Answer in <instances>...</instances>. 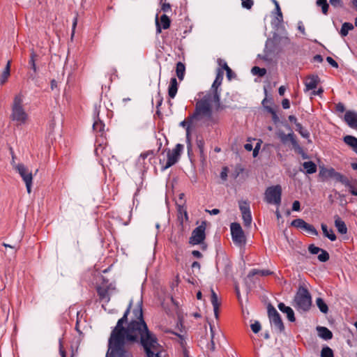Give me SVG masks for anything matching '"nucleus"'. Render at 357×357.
Masks as SVG:
<instances>
[{"instance_id":"1","label":"nucleus","mask_w":357,"mask_h":357,"mask_svg":"<svg viewBox=\"0 0 357 357\" xmlns=\"http://www.w3.org/2000/svg\"><path fill=\"white\" fill-rule=\"evenodd\" d=\"M132 305V301H130L123 317L112 331L106 357H132L127 348V344L130 343L140 342L145 351L160 347L156 336L149 330L144 319L142 300L140 299L137 306L133 309L132 317L128 321V316Z\"/></svg>"},{"instance_id":"2","label":"nucleus","mask_w":357,"mask_h":357,"mask_svg":"<svg viewBox=\"0 0 357 357\" xmlns=\"http://www.w3.org/2000/svg\"><path fill=\"white\" fill-rule=\"evenodd\" d=\"M211 102V94L205 95L195 105V109L192 114L188 116V121L192 123L194 120H199L202 116L211 118L212 109L210 102Z\"/></svg>"},{"instance_id":"3","label":"nucleus","mask_w":357,"mask_h":357,"mask_svg":"<svg viewBox=\"0 0 357 357\" xmlns=\"http://www.w3.org/2000/svg\"><path fill=\"white\" fill-rule=\"evenodd\" d=\"M294 307L299 312H307L312 306V296L307 289L300 286L294 296Z\"/></svg>"},{"instance_id":"4","label":"nucleus","mask_w":357,"mask_h":357,"mask_svg":"<svg viewBox=\"0 0 357 357\" xmlns=\"http://www.w3.org/2000/svg\"><path fill=\"white\" fill-rule=\"evenodd\" d=\"M281 37L274 33L271 38H268L266 41L264 50V55L259 54L258 56L266 61H272L273 58L281 52L280 43Z\"/></svg>"},{"instance_id":"5","label":"nucleus","mask_w":357,"mask_h":357,"mask_svg":"<svg viewBox=\"0 0 357 357\" xmlns=\"http://www.w3.org/2000/svg\"><path fill=\"white\" fill-rule=\"evenodd\" d=\"M13 167L18 172L22 177V180L26 184L27 192L29 194L31 192V185L33 181V174L29 171L27 167L22 163H15V162H11Z\"/></svg>"},{"instance_id":"6","label":"nucleus","mask_w":357,"mask_h":357,"mask_svg":"<svg viewBox=\"0 0 357 357\" xmlns=\"http://www.w3.org/2000/svg\"><path fill=\"white\" fill-rule=\"evenodd\" d=\"M264 200L268 204L280 205L281 203L282 187L280 185H273L266 188Z\"/></svg>"},{"instance_id":"7","label":"nucleus","mask_w":357,"mask_h":357,"mask_svg":"<svg viewBox=\"0 0 357 357\" xmlns=\"http://www.w3.org/2000/svg\"><path fill=\"white\" fill-rule=\"evenodd\" d=\"M267 313L271 324L274 326L278 332L280 333H284L285 327L282 318L276 309L271 303L267 306Z\"/></svg>"},{"instance_id":"8","label":"nucleus","mask_w":357,"mask_h":357,"mask_svg":"<svg viewBox=\"0 0 357 357\" xmlns=\"http://www.w3.org/2000/svg\"><path fill=\"white\" fill-rule=\"evenodd\" d=\"M206 221H202L201 225L197 227L192 232L189 238V243L192 245H198L202 243L206 238L205 229Z\"/></svg>"},{"instance_id":"9","label":"nucleus","mask_w":357,"mask_h":357,"mask_svg":"<svg viewBox=\"0 0 357 357\" xmlns=\"http://www.w3.org/2000/svg\"><path fill=\"white\" fill-rule=\"evenodd\" d=\"M183 146L182 144H177L176 145L175 148L172 150V151H171L170 150H168L167 154V160L165 165L162 166V170L169 168L170 167H172V165H174L178 161L180 156H181V153L183 151Z\"/></svg>"},{"instance_id":"10","label":"nucleus","mask_w":357,"mask_h":357,"mask_svg":"<svg viewBox=\"0 0 357 357\" xmlns=\"http://www.w3.org/2000/svg\"><path fill=\"white\" fill-rule=\"evenodd\" d=\"M230 229L233 241L238 245H244L246 238L241 225L238 222H232Z\"/></svg>"},{"instance_id":"11","label":"nucleus","mask_w":357,"mask_h":357,"mask_svg":"<svg viewBox=\"0 0 357 357\" xmlns=\"http://www.w3.org/2000/svg\"><path fill=\"white\" fill-rule=\"evenodd\" d=\"M277 135L282 144H285L288 141H290L294 149H298L300 152L302 151V147L299 145L293 132L285 134L282 130H279Z\"/></svg>"},{"instance_id":"12","label":"nucleus","mask_w":357,"mask_h":357,"mask_svg":"<svg viewBox=\"0 0 357 357\" xmlns=\"http://www.w3.org/2000/svg\"><path fill=\"white\" fill-rule=\"evenodd\" d=\"M10 118L13 121H17L18 124H23L26 120L27 114L23 107H15L12 108Z\"/></svg>"},{"instance_id":"13","label":"nucleus","mask_w":357,"mask_h":357,"mask_svg":"<svg viewBox=\"0 0 357 357\" xmlns=\"http://www.w3.org/2000/svg\"><path fill=\"white\" fill-rule=\"evenodd\" d=\"M344 119L349 127L357 129V113L353 111H347Z\"/></svg>"},{"instance_id":"14","label":"nucleus","mask_w":357,"mask_h":357,"mask_svg":"<svg viewBox=\"0 0 357 357\" xmlns=\"http://www.w3.org/2000/svg\"><path fill=\"white\" fill-rule=\"evenodd\" d=\"M38 57V54L34 52L33 49L31 50L30 59L29 61V64L30 68L33 70V73L29 75V78L31 79H35L36 77V74L38 73V67L36 66V58Z\"/></svg>"},{"instance_id":"15","label":"nucleus","mask_w":357,"mask_h":357,"mask_svg":"<svg viewBox=\"0 0 357 357\" xmlns=\"http://www.w3.org/2000/svg\"><path fill=\"white\" fill-rule=\"evenodd\" d=\"M278 307L282 312L287 314V317L289 321L294 322L296 321L294 312L290 307L286 306L283 303H280Z\"/></svg>"},{"instance_id":"16","label":"nucleus","mask_w":357,"mask_h":357,"mask_svg":"<svg viewBox=\"0 0 357 357\" xmlns=\"http://www.w3.org/2000/svg\"><path fill=\"white\" fill-rule=\"evenodd\" d=\"M320 82V79L318 75L309 76L307 81L305 83L306 91L312 90L315 89Z\"/></svg>"},{"instance_id":"17","label":"nucleus","mask_w":357,"mask_h":357,"mask_svg":"<svg viewBox=\"0 0 357 357\" xmlns=\"http://www.w3.org/2000/svg\"><path fill=\"white\" fill-rule=\"evenodd\" d=\"M335 226L337 231L341 234H346L347 233V227L345 222L339 217L338 215L334 216Z\"/></svg>"},{"instance_id":"18","label":"nucleus","mask_w":357,"mask_h":357,"mask_svg":"<svg viewBox=\"0 0 357 357\" xmlns=\"http://www.w3.org/2000/svg\"><path fill=\"white\" fill-rule=\"evenodd\" d=\"M211 301L213 307V311H214V315L216 319H218V314H219V307L220 305V303L218 302V298L216 293L214 291L213 289H211Z\"/></svg>"},{"instance_id":"19","label":"nucleus","mask_w":357,"mask_h":357,"mask_svg":"<svg viewBox=\"0 0 357 357\" xmlns=\"http://www.w3.org/2000/svg\"><path fill=\"white\" fill-rule=\"evenodd\" d=\"M319 336L325 340H328L332 339L333 333L332 332L324 326H317V328Z\"/></svg>"},{"instance_id":"20","label":"nucleus","mask_w":357,"mask_h":357,"mask_svg":"<svg viewBox=\"0 0 357 357\" xmlns=\"http://www.w3.org/2000/svg\"><path fill=\"white\" fill-rule=\"evenodd\" d=\"M178 91V82L175 77L170 79V83L168 87V95L171 98H174Z\"/></svg>"},{"instance_id":"21","label":"nucleus","mask_w":357,"mask_h":357,"mask_svg":"<svg viewBox=\"0 0 357 357\" xmlns=\"http://www.w3.org/2000/svg\"><path fill=\"white\" fill-rule=\"evenodd\" d=\"M223 76H224L223 70H222L221 68H218L217 69L215 79V80H214V82H213V83L212 84V86H211L212 89H217V90H218V87L222 84V79H223Z\"/></svg>"},{"instance_id":"22","label":"nucleus","mask_w":357,"mask_h":357,"mask_svg":"<svg viewBox=\"0 0 357 357\" xmlns=\"http://www.w3.org/2000/svg\"><path fill=\"white\" fill-rule=\"evenodd\" d=\"M335 171V170L332 167L327 169L324 167H320L319 176L322 178L323 180L328 179L332 178Z\"/></svg>"},{"instance_id":"23","label":"nucleus","mask_w":357,"mask_h":357,"mask_svg":"<svg viewBox=\"0 0 357 357\" xmlns=\"http://www.w3.org/2000/svg\"><path fill=\"white\" fill-rule=\"evenodd\" d=\"M343 141L345 144L352 148L353 151L357 153V138L351 136L347 135L344 137Z\"/></svg>"},{"instance_id":"24","label":"nucleus","mask_w":357,"mask_h":357,"mask_svg":"<svg viewBox=\"0 0 357 357\" xmlns=\"http://www.w3.org/2000/svg\"><path fill=\"white\" fill-rule=\"evenodd\" d=\"M303 167L305 171V174H312L317 172V167L316 164L312 161L304 162Z\"/></svg>"},{"instance_id":"25","label":"nucleus","mask_w":357,"mask_h":357,"mask_svg":"<svg viewBox=\"0 0 357 357\" xmlns=\"http://www.w3.org/2000/svg\"><path fill=\"white\" fill-rule=\"evenodd\" d=\"M213 95H211V101L215 103V109L219 111L222 109L220 105V93L217 89H212Z\"/></svg>"},{"instance_id":"26","label":"nucleus","mask_w":357,"mask_h":357,"mask_svg":"<svg viewBox=\"0 0 357 357\" xmlns=\"http://www.w3.org/2000/svg\"><path fill=\"white\" fill-rule=\"evenodd\" d=\"M271 274H273V272H271L269 270L252 269L249 272L248 275H247V278L250 279L257 275H260L261 276H266V275H270Z\"/></svg>"},{"instance_id":"27","label":"nucleus","mask_w":357,"mask_h":357,"mask_svg":"<svg viewBox=\"0 0 357 357\" xmlns=\"http://www.w3.org/2000/svg\"><path fill=\"white\" fill-rule=\"evenodd\" d=\"M321 227L323 234L326 237H327L331 241H334L336 240V238H337L336 235L334 234L332 229L328 230L327 225L324 223L321 224Z\"/></svg>"},{"instance_id":"28","label":"nucleus","mask_w":357,"mask_h":357,"mask_svg":"<svg viewBox=\"0 0 357 357\" xmlns=\"http://www.w3.org/2000/svg\"><path fill=\"white\" fill-rule=\"evenodd\" d=\"M185 66L184 63H183L181 61H178L176 63V76L178 77V78L180 81H182L183 79L184 75H185Z\"/></svg>"},{"instance_id":"29","label":"nucleus","mask_w":357,"mask_h":357,"mask_svg":"<svg viewBox=\"0 0 357 357\" xmlns=\"http://www.w3.org/2000/svg\"><path fill=\"white\" fill-rule=\"evenodd\" d=\"M10 61H8L0 77V84H3L10 76Z\"/></svg>"},{"instance_id":"30","label":"nucleus","mask_w":357,"mask_h":357,"mask_svg":"<svg viewBox=\"0 0 357 357\" xmlns=\"http://www.w3.org/2000/svg\"><path fill=\"white\" fill-rule=\"evenodd\" d=\"M354 29V26L351 22H344L342 25L340 34L342 37H345L348 35L349 31Z\"/></svg>"},{"instance_id":"31","label":"nucleus","mask_w":357,"mask_h":357,"mask_svg":"<svg viewBox=\"0 0 357 357\" xmlns=\"http://www.w3.org/2000/svg\"><path fill=\"white\" fill-rule=\"evenodd\" d=\"M332 178H334L335 181L340 182L344 185H349V179L346 176L336 171H335Z\"/></svg>"},{"instance_id":"32","label":"nucleus","mask_w":357,"mask_h":357,"mask_svg":"<svg viewBox=\"0 0 357 357\" xmlns=\"http://www.w3.org/2000/svg\"><path fill=\"white\" fill-rule=\"evenodd\" d=\"M316 304L317 307H319V310L324 313L326 314L328 312V307L327 304L325 303L323 298H317L316 299Z\"/></svg>"},{"instance_id":"33","label":"nucleus","mask_w":357,"mask_h":357,"mask_svg":"<svg viewBox=\"0 0 357 357\" xmlns=\"http://www.w3.org/2000/svg\"><path fill=\"white\" fill-rule=\"evenodd\" d=\"M316 4L317 6L321 8V12L324 15H327L329 8V4L327 2V0H317Z\"/></svg>"},{"instance_id":"34","label":"nucleus","mask_w":357,"mask_h":357,"mask_svg":"<svg viewBox=\"0 0 357 357\" xmlns=\"http://www.w3.org/2000/svg\"><path fill=\"white\" fill-rule=\"evenodd\" d=\"M159 22L163 29H167L170 26L171 20L166 14H163L161 15Z\"/></svg>"},{"instance_id":"35","label":"nucleus","mask_w":357,"mask_h":357,"mask_svg":"<svg viewBox=\"0 0 357 357\" xmlns=\"http://www.w3.org/2000/svg\"><path fill=\"white\" fill-rule=\"evenodd\" d=\"M296 130L299 132V134L305 139H308L310 137V132L308 130L303 127V126L299 123H296Z\"/></svg>"},{"instance_id":"36","label":"nucleus","mask_w":357,"mask_h":357,"mask_svg":"<svg viewBox=\"0 0 357 357\" xmlns=\"http://www.w3.org/2000/svg\"><path fill=\"white\" fill-rule=\"evenodd\" d=\"M238 204L239 208L242 214H245L250 212V204L248 202L241 200Z\"/></svg>"},{"instance_id":"37","label":"nucleus","mask_w":357,"mask_h":357,"mask_svg":"<svg viewBox=\"0 0 357 357\" xmlns=\"http://www.w3.org/2000/svg\"><path fill=\"white\" fill-rule=\"evenodd\" d=\"M97 293L100 297V299L103 300L107 298V301H109V297H108V289L103 288L101 287H98L97 288Z\"/></svg>"},{"instance_id":"38","label":"nucleus","mask_w":357,"mask_h":357,"mask_svg":"<svg viewBox=\"0 0 357 357\" xmlns=\"http://www.w3.org/2000/svg\"><path fill=\"white\" fill-rule=\"evenodd\" d=\"M319 252L320 254L317 257L319 261H320L321 262H326L329 260L330 255L326 250L321 249V250Z\"/></svg>"},{"instance_id":"39","label":"nucleus","mask_w":357,"mask_h":357,"mask_svg":"<svg viewBox=\"0 0 357 357\" xmlns=\"http://www.w3.org/2000/svg\"><path fill=\"white\" fill-rule=\"evenodd\" d=\"M251 72L253 75H258L259 77H263L266 73V69L264 68H259L258 66H254Z\"/></svg>"},{"instance_id":"40","label":"nucleus","mask_w":357,"mask_h":357,"mask_svg":"<svg viewBox=\"0 0 357 357\" xmlns=\"http://www.w3.org/2000/svg\"><path fill=\"white\" fill-rule=\"evenodd\" d=\"M321 357H334L333 351L328 347H324L321 351Z\"/></svg>"},{"instance_id":"41","label":"nucleus","mask_w":357,"mask_h":357,"mask_svg":"<svg viewBox=\"0 0 357 357\" xmlns=\"http://www.w3.org/2000/svg\"><path fill=\"white\" fill-rule=\"evenodd\" d=\"M303 229L305 230L311 235H318V231L316 229V228L313 225H310L307 222L305 223V225L303 227Z\"/></svg>"},{"instance_id":"42","label":"nucleus","mask_w":357,"mask_h":357,"mask_svg":"<svg viewBox=\"0 0 357 357\" xmlns=\"http://www.w3.org/2000/svg\"><path fill=\"white\" fill-rule=\"evenodd\" d=\"M22 95L21 93L15 96L12 108L22 107Z\"/></svg>"},{"instance_id":"43","label":"nucleus","mask_w":357,"mask_h":357,"mask_svg":"<svg viewBox=\"0 0 357 357\" xmlns=\"http://www.w3.org/2000/svg\"><path fill=\"white\" fill-rule=\"evenodd\" d=\"M160 348L157 347L155 349H149V351H145L147 357H161Z\"/></svg>"},{"instance_id":"44","label":"nucleus","mask_w":357,"mask_h":357,"mask_svg":"<svg viewBox=\"0 0 357 357\" xmlns=\"http://www.w3.org/2000/svg\"><path fill=\"white\" fill-rule=\"evenodd\" d=\"M306 222L301 218H296L291 222V225L297 228L303 229Z\"/></svg>"},{"instance_id":"45","label":"nucleus","mask_w":357,"mask_h":357,"mask_svg":"<svg viewBox=\"0 0 357 357\" xmlns=\"http://www.w3.org/2000/svg\"><path fill=\"white\" fill-rule=\"evenodd\" d=\"M242 218L245 227H250L252 222L251 212L245 214H242Z\"/></svg>"},{"instance_id":"46","label":"nucleus","mask_w":357,"mask_h":357,"mask_svg":"<svg viewBox=\"0 0 357 357\" xmlns=\"http://www.w3.org/2000/svg\"><path fill=\"white\" fill-rule=\"evenodd\" d=\"M105 125L101 121H96L93 124V128L97 132H102L104 129Z\"/></svg>"},{"instance_id":"47","label":"nucleus","mask_w":357,"mask_h":357,"mask_svg":"<svg viewBox=\"0 0 357 357\" xmlns=\"http://www.w3.org/2000/svg\"><path fill=\"white\" fill-rule=\"evenodd\" d=\"M250 328L254 333H258L261 331V326L258 321H255L250 325Z\"/></svg>"},{"instance_id":"48","label":"nucleus","mask_w":357,"mask_h":357,"mask_svg":"<svg viewBox=\"0 0 357 357\" xmlns=\"http://www.w3.org/2000/svg\"><path fill=\"white\" fill-rule=\"evenodd\" d=\"M196 144L199 150L200 154L203 155L204 154V141L202 139H199L198 137H197Z\"/></svg>"},{"instance_id":"49","label":"nucleus","mask_w":357,"mask_h":357,"mask_svg":"<svg viewBox=\"0 0 357 357\" xmlns=\"http://www.w3.org/2000/svg\"><path fill=\"white\" fill-rule=\"evenodd\" d=\"M321 250V248L311 244L308 246V251L312 255H317Z\"/></svg>"},{"instance_id":"50","label":"nucleus","mask_w":357,"mask_h":357,"mask_svg":"<svg viewBox=\"0 0 357 357\" xmlns=\"http://www.w3.org/2000/svg\"><path fill=\"white\" fill-rule=\"evenodd\" d=\"M211 342L208 344V349L211 351H214L215 349V342L213 340L214 338V333L212 327L211 326Z\"/></svg>"},{"instance_id":"51","label":"nucleus","mask_w":357,"mask_h":357,"mask_svg":"<svg viewBox=\"0 0 357 357\" xmlns=\"http://www.w3.org/2000/svg\"><path fill=\"white\" fill-rule=\"evenodd\" d=\"M329 1L331 6L334 8H342L344 6L342 0H330Z\"/></svg>"},{"instance_id":"52","label":"nucleus","mask_w":357,"mask_h":357,"mask_svg":"<svg viewBox=\"0 0 357 357\" xmlns=\"http://www.w3.org/2000/svg\"><path fill=\"white\" fill-rule=\"evenodd\" d=\"M275 10L277 14L276 19L279 22H282L283 21V15L279 4H277V8H275Z\"/></svg>"},{"instance_id":"53","label":"nucleus","mask_w":357,"mask_h":357,"mask_svg":"<svg viewBox=\"0 0 357 357\" xmlns=\"http://www.w3.org/2000/svg\"><path fill=\"white\" fill-rule=\"evenodd\" d=\"M253 1L252 0H243L242 1V6L247 9H250L253 6Z\"/></svg>"},{"instance_id":"54","label":"nucleus","mask_w":357,"mask_h":357,"mask_svg":"<svg viewBox=\"0 0 357 357\" xmlns=\"http://www.w3.org/2000/svg\"><path fill=\"white\" fill-rule=\"evenodd\" d=\"M190 135V126L188 125L187 126V128H186V139H187V142H188V152L190 151V150L191 149Z\"/></svg>"},{"instance_id":"55","label":"nucleus","mask_w":357,"mask_h":357,"mask_svg":"<svg viewBox=\"0 0 357 357\" xmlns=\"http://www.w3.org/2000/svg\"><path fill=\"white\" fill-rule=\"evenodd\" d=\"M161 10L164 13H169L172 11L171 5L169 3H164L161 6Z\"/></svg>"},{"instance_id":"56","label":"nucleus","mask_w":357,"mask_h":357,"mask_svg":"<svg viewBox=\"0 0 357 357\" xmlns=\"http://www.w3.org/2000/svg\"><path fill=\"white\" fill-rule=\"evenodd\" d=\"M227 173L228 168L227 167H223L220 173V178H222V180L226 181L227 179Z\"/></svg>"},{"instance_id":"57","label":"nucleus","mask_w":357,"mask_h":357,"mask_svg":"<svg viewBox=\"0 0 357 357\" xmlns=\"http://www.w3.org/2000/svg\"><path fill=\"white\" fill-rule=\"evenodd\" d=\"M327 62L331 65L333 68H338V63L331 56L326 57Z\"/></svg>"},{"instance_id":"58","label":"nucleus","mask_w":357,"mask_h":357,"mask_svg":"<svg viewBox=\"0 0 357 357\" xmlns=\"http://www.w3.org/2000/svg\"><path fill=\"white\" fill-rule=\"evenodd\" d=\"M218 64L222 67V70L224 69L225 70H228L229 67L228 66L227 63L222 59H219L218 60Z\"/></svg>"},{"instance_id":"59","label":"nucleus","mask_w":357,"mask_h":357,"mask_svg":"<svg viewBox=\"0 0 357 357\" xmlns=\"http://www.w3.org/2000/svg\"><path fill=\"white\" fill-rule=\"evenodd\" d=\"M292 210L294 211H299L301 210V204L299 201H294L292 204Z\"/></svg>"},{"instance_id":"60","label":"nucleus","mask_w":357,"mask_h":357,"mask_svg":"<svg viewBox=\"0 0 357 357\" xmlns=\"http://www.w3.org/2000/svg\"><path fill=\"white\" fill-rule=\"evenodd\" d=\"M227 77L229 80H231L233 77H236V74L232 71V70L229 68L226 70Z\"/></svg>"},{"instance_id":"61","label":"nucleus","mask_w":357,"mask_h":357,"mask_svg":"<svg viewBox=\"0 0 357 357\" xmlns=\"http://www.w3.org/2000/svg\"><path fill=\"white\" fill-rule=\"evenodd\" d=\"M155 25H156V33H160L161 31H162V26L160 25V22H159V20H158V15H156V18H155Z\"/></svg>"},{"instance_id":"62","label":"nucleus","mask_w":357,"mask_h":357,"mask_svg":"<svg viewBox=\"0 0 357 357\" xmlns=\"http://www.w3.org/2000/svg\"><path fill=\"white\" fill-rule=\"evenodd\" d=\"M282 106L284 109H289L290 107L289 100L287 98L283 99L282 101Z\"/></svg>"},{"instance_id":"63","label":"nucleus","mask_w":357,"mask_h":357,"mask_svg":"<svg viewBox=\"0 0 357 357\" xmlns=\"http://www.w3.org/2000/svg\"><path fill=\"white\" fill-rule=\"evenodd\" d=\"M336 110L339 112H344L345 111V107L343 103L339 102L336 105Z\"/></svg>"},{"instance_id":"64","label":"nucleus","mask_w":357,"mask_h":357,"mask_svg":"<svg viewBox=\"0 0 357 357\" xmlns=\"http://www.w3.org/2000/svg\"><path fill=\"white\" fill-rule=\"evenodd\" d=\"M59 353L61 357H66V351L63 349L61 340H59Z\"/></svg>"}]
</instances>
